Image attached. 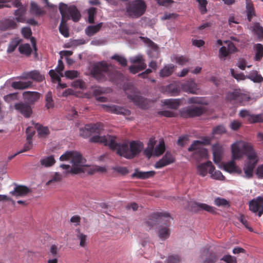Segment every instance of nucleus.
<instances>
[{
  "label": "nucleus",
  "mask_w": 263,
  "mask_h": 263,
  "mask_svg": "<svg viewBox=\"0 0 263 263\" xmlns=\"http://www.w3.org/2000/svg\"><path fill=\"white\" fill-rule=\"evenodd\" d=\"M90 141L93 143L103 144L108 146L112 150L117 149V153L127 159H132L138 155L143 147L142 142L133 141L130 143V147L127 143L120 144L116 141V137L107 135L100 136H94L90 138Z\"/></svg>",
  "instance_id": "nucleus-1"
},
{
  "label": "nucleus",
  "mask_w": 263,
  "mask_h": 263,
  "mask_svg": "<svg viewBox=\"0 0 263 263\" xmlns=\"http://www.w3.org/2000/svg\"><path fill=\"white\" fill-rule=\"evenodd\" d=\"M232 160L224 165V169L230 173L241 174V170L238 167L235 160L242 158L246 155L248 159L254 160L256 158V154L252 144L244 141H238L231 145Z\"/></svg>",
  "instance_id": "nucleus-2"
},
{
  "label": "nucleus",
  "mask_w": 263,
  "mask_h": 263,
  "mask_svg": "<svg viewBox=\"0 0 263 263\" xmlns=\"http://www.w3.org/2000/svg\"><path fill=\"white\" fill-rule=\"evenodd\" d=\"M92 76L100 82L109 80L118 83L123 76L122 73L114 69L111 65L101 62L95 65L91 70Z\"/></svg>",
  "instance_id": "nucleus-3"
},
{
  "label": "nucleus",
  "mask_w": 263,
  "mask_h": 263,
  "mask_svg": "<svg viewBox=\"0 0 263 263\" xmlns=\"http://www.w3.org/2000/svg\"><path fill=\"white\" fill-rule=\"evenodd\" d=\"M61 161L71 160L72 169L71 172L73 174H78L84 172L85 159L82 155L77 151H66L60 157Z\"/></svg>",
  "instance_id": "nucleus-4"
},
{
  "label": "nucleus",
  "mask_w": 263,
  "mask_h": 263,
  "mask_svg": "<svg viewBox=\"0 0 263 263\" xmlns=\"http://www.w3.org/2000/svg\"><path fill=\"white\" fill-rule=\"evenodd\" d=\"M210 142L211 139L208 137H204L202 141L195 140L188 148V151L193 152V157L197 161H200L202 159L206 158L208 155L206 149L202 146L210 144Z\"/></svg>",
  "instance_id": "nucleus-5"
},
{
  "label": "nucleus",
  "mask_w": 263,
  "mask_h": 263,
  "mask_svg": "<svg viewBox=\"0 0 263 263\" xmlns=\"http://www.w3.org/2000/svg\"><path fill=\"white\" fill-rule=\"evenodd\" d=\"M146 5L143 0H135L129 2L126 7L128 15L133 18H138L145 12Z\"/></svg>",
  "instance_id": "nucleus-6"
},
{
  "label": "nucleus",
  "mask_w": 263,
  "mask_h": 263,
  "mask_svg": "<svg viewBox=\"0 0 263 263\" xmlns=\"http://www.w3.org/2000/svg\"><path fill=\"white\" fill-rule=\"evenodd\" d=\"M171 217L170 214L164 212H155L151 214L145 222V225L149 228L162 223L164 225H168Z\"/></svg>",
  "instance_id": "nucleus-7"
},
{
  "label": "nucleus",
  "mask_w": 263,
  "mask_h": 263,
  "mask_svg": "<svg viewBox=\"0 0 263 263\" xmlns=\"http://www.w3.org/2000/svg\"><path fill=\"white\" fill-rule=\"evenodd\" d=\"M59 10L62 16L68 20L71 18L73 22H77L81 17L80 11L74 5L68 6L61 3L59 6Z\"/></svg>",
  "instance_id": "nucleus-8"
},
{
  "label": "nucleus",
  "mask_w": 263,
  "mask_h": 263,
  "mask_svg": "<svg viewBox=\"0 0 263 263\" xmlns=\"http://www.w3.org/2000/svg\"><path fill=\"white\" fill-rule=\"evenodd\" d=\"M226 99L233 104H239L244 106L251 100V97L249 95L242 93L240 89H235L227 93Z\"/></svg>",
  "instance_id": "nucleus-9"
},
{
  "label": "nucleus",
  "mask_w": 263,
  "mask_h": 263,
  "mask_svg": "<svg viewBox=\"0 0 263 263\" xmlns=\"http://www.w3.org/2000/svg\"><path fill=\"white\" fill-rule=\"evenodd\" d=\"M204 111L202 106L186 107L180 110L181 117L184 118H193L201 116Z\"/></svg>",
  "instance_id": "nucleus-10"
},
{
  "label": "nucleus",
  "mask_w": 263,
  "mask_h": 263,
  "mask_svg": "<svg viewBox=\"0 0 263 263\" xmlns=\"http://www.w3.org/2000/svg\"><path fill=\"white\" fill-rule=\"evenodd\" d=\"M102 107L106 111L112 114L123 116H129L131 114L129 109L119 105L103 104Z\"/></svg>",
  "instance_id": "nucleus-11"
},
{
  "label": "nucleus",
  "mask_w": 263,
  "mask_h": 263,
  "mask_svg": "<svg viewBox=\"0 0 263 263\" xmlns=\"http://www.w3.org/2000/svg\"><path fill=\"white\" fill-rule=\"evenodd\" d=\"M14 109L25 118H29L32 114V108L29 104L20 102L14 105Z\"/></svg>",
  "instance_id": "nucleus-12"
},
{
  "label": "nucleus",
  "mask_w": 263,
  "mask_h": 263,
  "mask_svg": "<svg viewBox=\"0 0 263 263\" xmlns=\"http://www.w3.org/2000/svg\"><path fill=\"white\" fill-rule=\"evenodd\" d=\"M249 208L254 213L258 212V216H261L263 214V197L259 196L252 200L249 202Z\"/></svg>",
  "instance_id": "nucleus-13"
},
{
  "label": "nucleus",
  "mask_w": 263,
  "mask_h": 263,
  "mask_svg": "<svg viewBox=\"0 0 263 263\" xmlns=\"http://www.w3.org/2000/svg\"><path fill=\"white\" fill-rule=\"evenodd\" d=\"M209 168V173L210 174H212L215 170V167L212 164L210 161H208L205 163H201L197 166V173L202 177L205 176L208 174V169Z\"/></svg>",
  "instance_id": "nucleus-14"
},
{
  "label": "nucleus",
  "mask_w": 263,
  "mask_h": 263,
  "mask_svg": "<svg viewBox=\"0 0 263 263\" xmlns=\"http://www.w3.org/2000/svg\"><path fill=\"white\" fill-rule=\"evenodd\" d=\"M175 161V159L171 153L167 152L164 156L157 161L155 164V167L156 168H160L171 163Z\"/></svg>",
  "instance_id": "nucleus-15"
},
{
  "label": "nucleus",
  "mask_w": 263,
  "mask_h": 263,
  "mask_svg": "<svg viewBox=\"0 0 263 263\" xmlns=\"http://www.w3.org/2000/svg\"><path fill=\"white\" fill-rule=\"evenodd\" d=\"M25 102L32 105L38 101L40 98V93L35 91H25L23 93Z\"/></svg>",
  "instance_id": "nucleus-16"
},
{
  "label": "nucleus",
  "mask_w": 263,
  "mask_h": 263,
  "mask_svg": "<svg viewBox=\"0 0 263 263\" xmlns=\"http://www.w3.org/2000/svg\"><path fill=\"white\" fill-rule=\"evenodd\" d=\"M180 87L183 91L193 94H196L198 90L197 84L193 80L180 83Z\"/></svg>",
  "instance_id": "nucleus-17"
},
{
  "label": "nucleus",
  "mask_w": 263,
  "mask_h": 263,
  "mask_svg": "<svg viewBox=\"0 0 263 263\" xmlns=\"http://www.w3.org/2000/svg\"><path fill=\"white\" fill-rule=\"evenodd\" d=\"M191 208L192 210L195 212H198L200 210H204L212 214L216 213L215 208L214 207L205 203L195 202L192 204Z\"/></svg>",
  "instance_id": "nucleus-18"
},
{
  "label": "nucleus",
  "mask_w": 263,
  "mask_h": 263,
  "mask_svg": "<svg viewBox=\"0 0 263 263\" xmlns=\"http://www.w3.org/2000/svg\"><path fill=\"white\" fill-rule=\"evenodd\" d=\"M30 192L31 190L26 186L15 184L14 190L10 192V194L16 197H22L27 195Z\"/></svg>",
  "instance_id": "nucleus-19"
},
{
  "label": "nucleus",
  "mask_w": 263,
  "mask_h": 263,
  "mask_svg": "<svg viewBox=\"0 0 263 263\" xmlns=\"http://www.w3.org/2000/svg\"><path fill=\"white\" fill-rule=\"evenodd\" d=\"M257 157L254 160L249 159L243 167L245 176L247 178H250L253 177V170L258 162Z\"/></svg>",
  "instance_id": "nucleus-20"
},
{
  "label": "nucleus",
  "mask_w": 263,
  "mask_h": 263,
  "mask_svg": "<svg viewBox=\"0 0 263 263\" xmlns=\"http://www.w3.org/2000/svg\"><path fill=\"white\" fill-rule=\"evenodd\" d=\"M204 256L205 257V258L203 263H215L218 259L216 253L209 252V250L208 249H204L202 251V258H203Z\"/></svg>",
  "instance_id": "nucleus-21"
},
{
  "label": "nucleus",
  "mask_w": 263,
  "mask_h": 263,
  "mask_svg": "<svg viewBox=\"0 0 263 263\" xmlns=\"http://www.w3.org/2000/svg\"><path fill=\"white\" fill-rule=\"evenodd\" d=\"M128 99L131 100L136 105L141 108L146 109L147 107V100L144 98L138 95H128Z\"/></svg>",
  "instance_id": "nucleus-22"
},
{
  "label": "nucleus",
  "mask_w": 263,
  "mask_h": 263,
  "mask_svg": "<svg viewBox=\"0 0 263 263\" xmlns=\"http://www.w3.org/2000/svg\"><path fill=\"white\" fill-rule=\"evenodd\" d=\"M155 174L156 172L154 171L141 172L138 169H136L132 175V177L140 179H146L154 177Z\"/></svg>",
  "instance_id": "nucleus-23"
},
{
  "label": "nucleus",
  "mask_w": 263,
  "mask_h": 263,
  "mask_svg": "<svg viewBox=\"0 0 263 263\" xmlns=\"http://www.w3.org/2000/svg\"><path fill=\"white\" fill-rule=\"evenodd\" d=\"M17 27L16 23L12 19H6L0 23V29L6 31L9 29H14Z\"/></svg>",
  "instance_id": "nucleus-24"
},
{
  "label": "nucleus",
  "mask_w": 263,
  "mask_h": 263,
  "mask_svg": "<svg viewBox=\"0 0 263 263\" xmlns=\"http://www.w3.org/2000/svg\"><path fill=\"white\" fill-rule=\"evenodd\" d=\"M223 150L221 146L215 145L213 148V160L216 164H218L221 160Z\"/></svg>",
  "instance_id": "nucleus-25"
},
{
  "label": "nucleus",
  "mask_w": 263,
  "mask_h": 263,
  "mask_svg": "<svg viewBox=\"0 0 263 263\" xmlns=\"http://www.w3.org/2000/svg\"><path fill=\"white\" fill-rule=\"evenodd\" d=\"M180 84L172 83L167 85L166 87V91L169 93L171 96H178L180 91Z\"/></svg>",
  "instance_id": "nucleus-26"
},
{
  "label": "nucleus",
  "mask_w": 263,
  "mask_h": 263,
  "mask_svg": "<svg viewBox=\"0 0 263 263\" xmlns=\"http://www.w3.org/2000/svg\"><path fill=\"white\" fill-rule=\"evenodd\" d=\"M24 78L25 79L30 78L37 82H42L44 79V77L37 70H33L25 73Z\"/></svg>",
  "instance_id": "nucleus-27"
},
{
  "label": "nucleus",
  "mask_w": 263,
  "mask_h": 263,
  "mask_svg": "<svg viewBox=\"0 0 263 263\" xmlns=\"http://www.w3.org/2000/svg\"><path fill=\"white\" fill-rule=\"evenodd\" d=\"M56 162L53 155L45 157L40 160V164L44 167H49L53 166Z\"/></svg>",
  "instance_id": "nucleus-28"
},
{
  "label": "nucleus",
  "mask_w": 263,
  "mask_h": 263,
  "mask_svg": "<svg viewBox=\"0 0 263 263\" xmlns=\"http://www.w3.org/2000/svg\"><path fill=\"white\" fill-rule=\"evenodd\" d=\"M32 84V82L30 81L27 82L15 81L12 83L11 86L15 89H25L30 87Z\"/></svg>",
  "instance_id": "nucleus-29"
},
{
  "label": "nucleus",
  "mask_w": 263,
  "mask_h": 263,
  "mask_svg": "<svg viewBox=\"0 0 263 263\" xmlns=\"http://www.w3.org/2000/svg\"><path fill=\"white\" fill-rule=\"evenodd\" d=\"M68 20L62 16L61 23L59 26L60 32L66 37H68L69 36L68 27L67 25V21Z\"/></svg>",
  "instance_id": "nucleus-30"
},
{
  "label": "nucleus",
  "mask_w": 263,
  "mask_h": 263,
  "mask_svg": "<svg viewBox=\"0 0 263 263\" xmlns=\"http://www.w3.org/2000/svg\"><path fill=\"white\" fill-rule=\"evenodd\" d=\"M87 128L89 129L90 134H100L103 128V125L101 123H97L96 124H87Z\"/></svg>",
  "instance_id": "nucleus-31"
},
{
  "label": "nucleus",
  "mask_w": 263,
  "mask_h": 263,
  "mask_svg": "<svg viewBox=\"0 0 263 263\" xmlns=\"http://www.w3.org/2000/svg\"><path fill=\"white\" fill-rule=\"evenodd\" d=\"M102 25V23H100L96 25L88 26L85 29L86 34L89 36H92L95 33L99 32Z\"/></svg>",
  "instance_id": "nucleus-32"
},
{
  "label": "nucleus",
  "mask_w": 263,
  "mask_h": 263,
  "mask_svg": "<svg viewBox=\"0 0 263 263\" xmlns=\"http://www.w3.org/2000/svg\"><path fill=\"white\" fill-rule=\"evenodd\" d=\"M30 10L32 13L37 16L44 15L46 13L45 11L40 8L34 2H31L30 3Z\"/></svg>",
  "instance_id": "nucleus-33"
},
{
  "label": "nucleus",
  "mask_w": 263,
  "mask_h": 263,
  "mask_svg": "<svg viewBox=\"0 0 263 263\" xmlns=\"http://www.w3.org/2000/svg\"><path fill=\"white\" fill-rule=\"evenodd\" d=\"M22 40L18 37H15L11 40L8 45L7 52L8 53H12L17 46L22 42Z\"/></svg>",
  "instance_id": "nucleus-34"
},
{
  "label": "nucleus",
  "mask_w": 263,
  "mask_h": 263,
  "mask_svg": "<svg viewBox=\"0 0 263 263\" xmlns=\"http://www.w3.org/2000/svg\"><path fill=\"white\" fill-rule=\"evenodd\" d=\"M254 49L255 51L254 60L256 61H259L263 57V46L261 44L258 43L254 46Z\"/></svg>",
  "instance_id": "nucleus-35"
},
{
  "label": "nucleus",
  "mask_w": 263,
  "mask_h": 263,
  "mask_svg": "<svg viewBox=\"0 0 263 263\" xmlns=\"http://www.w3.org/2000/svg\"><path fill=\"white\" fill-rule=\"evenodd\" d=\"M170 224L167 225H165L164 227H161L159 231V236L162 240H165L168 238L170 236V233L168 229V226Z\"/></svg>",
  "instance_id": "nucleus-36"
},
{
  "label": "nucleus",
  "mask_w": 263,
  "mask_h": 263,
  "mask_svg": "<svg viewBox=\"0 0 263 263\" xmlns=\"http://www.w3.org/2000/svg\"><path fill=\"white\" fill-rule=\"evenodd\" d=\"M18 51L21 54H25L28 57L31 54L32 50L30 45L26 43L20 45L18 47Z\"/></svg>",
  "instance_id": "nucleus-37"
},
{
  "label": "nucleus",
  "mask_w": 263,
  "mask_h": 263,
  "mask_svg": "<svg viewBox=\"0 0 263 263\" xmlns=\"http://www.w3.org/2000/svg\"><path fill=\"white\" fill-rule=\"evenodd\" d=\"M180 99H166L164 101L165 105H167L168 107L173 109H177L180 105Z\"/></svg>",
  "instance_id": "nucleus-38"
},
{
  "label": "nucleus",
  "mask_w": 263,
  "mask_h": 263,
  "mask_svg": "<svg viewBox=\"0 0 263 263\" xmlns=\"http://www.w3.org/2000/svg\"><path fill=\"white\" fill-rule=\"evenodd\" d=\"M174 66L168 65L164 67L160 71V76L161 77H167L172 74L174 71Z\"/></svg>",
  "instance_id": "nucleus-39"
},
{
  "label": "nucleus",
  "mask_w": 263,
  "mask_h": 263,
  "mask_svg": "<svg viewBox=\"0 0 263 263\" xmlns=\"http://www.w3.org/2000/svg\"><path fill=\"white\" fill-rule=\"evenodd\" d=\"M165 150V143L163 140L160 141L159 144L156 146L154 149V155L159 156L161 155Z\"/></svg>",
  "instance_id": "nucleus-40"
},
{
  "label": "nucleus",
  "mask_w": 263,
  "mask_h": 263,
  "mask_svg": "<svg viewBox=\"0 0 263 263\" xmlns=\"http://www.w3.org/2000/svg\"><path fill=\"white\" fill-rule=\"evenodd\" d=\"M46 104L45 107L47 109L52 108L54 106V103L52 99V93L48 91L45 96Z\"/></svg>",
  "instance_id": "nucleus-41"
},
{
  "label": "nucleus",
  "mask_w": 263,
  "mask_h": 263,
  "mask_svg": "<svg viewBox=\"0 0 263 263\" xmlns=\"http://www.w3.org/2000/svg\"><path fill=\"white\" fill-rule=\"evenodd\" d=\"M146 68V64L143 62L138 65H132L129 67V70L132 73L135 74L139 71L145 69Z\"/></svg>",
  "instance_id": "nucleus-42"
},
{
  "label": "nucleus",
  "mask_w": 263,
  "mask_h": 263,
  "mask_svg": "<svg viewBox=\"0 0 263 263\" xmlns=\"http://www.w3.org/2000/svg\"><path fill=\"white\" fill-rule=\"evenodd\" d=\"M248 78L255 83H261L263 81L262 76L258 74L257 72L256 71L250 73Z\"/></svg>",
  "instance_id": "nucleus-43"
},
{
  "label": "nucleus",
  "mask_w": 263,
  "mask_h": 263,
  "mask_svg": "<svg viewBox=\"0 0 263 263\" xmlns=\"http://www.w3.org/2000/svg\"><path fill=\"white\" fill-rule=\"evenodd\" d=\"M36 128L38 134L41 137H45L49 134V130L47 127L43 126L41 124H37Z\"/></svg>",
  "instance_id": "nucleus-44"
},
{
  "label": "nucleus",
  "mask_w": 263,
  "mask_h": 263,
  "mask_svg": "<svg viewBox=\"0 0 263 263\" xmlns=\"http://www.w3.org/2000/svg\"><path fill=\"white\" fill-rule=\"evenodd\" d=\"M111 59L117 61L122 66H126L127 64V60L123 56L115 54L111 57Z\"/></svg>",
  "instance_id": "nucleus-45"
},
{
  "label": "nucleus",
  "mask_w": 263,
  "mask_h": 263,
  "mask_svg": "<svg viewBox=\"0 0 263 263\" xmlns=\"http://www.w3.org/2000/svg\"><path fill=\"white\" fill-rule=\"evenodd\" d=\"M214 204L218 206H229V202L224 198L217 197L214 200Z\"/></svg>",
  "instance_id": "nucleus-46"
},
{
  "label": "nucleus",
  "mask_w": 263,
  "mask_h": 263,
  "mask_svg": "<svg viewBox=\"0 0 263 263\" xmlns=\"http://www.w3.org/2000/svg\"><path fill=\"white\" fill-rule=\"evenodd\" d=\"M18 99L17 92L10 93L4 97V101L8 103L12 101L17 100Z\"/></svg>",
  "instance_id": "nucleus-47"
},
{
  "label": "nucleus",
  "mask_w": 263,
  "mask_h": 263,
  "mask_svg": "<svg viewBox=\"0 0 263 263\" xmlns=\"http://www.w3.org/2000/svg\"><path fill=\"white\" fill-rule=\"evenodd\" d=\"M247 18L249 22H251L253 16L255 15V12L252 5H247Z\"/></svg>",
  "instance_id": "nucleus-48"
},
{
  "label": "nucleus",
  "mask_w": 263,
  "mask_h": 263,
  "mask_svg": "<svg viewBox=\"0 0 263 263\" xmlns=\"http://www.w3.org/2000/svg\"><path fill=\"white\" fill-rule=\"evenodd\" d=\"M249 121L251 123L263 122V114L252 115L250 117Z\"/></svg>",
  "instance_id": "nucleus-49"
},
{
  "label": "nucleus",
  "mask_w": 263,
  "mask_h": 263,
  "mask_svg": "<svg viewBox=\"0 0 263 263\" xmlns=\"http://www.w3.org/2000/svg\"><path fill=\"white\" fill-rule=\"evenodd\" d=\"M227 132L225 127L222 125H219L215 127L212 132V134L215 135H221L226 133Z\"/></svg>",
  "instance_id": "nucleus-50"
},
{
  "label": "nucleus",
  "mask_w": 263,
  "mask_h": 263,
  "mask_svg": "<svg viewBox=\"0 0 263 263\" xmlns=\"http://www.w3.org/2000/svg\"><path fill=\"white\" fill-rule=\"evenodd\" d=\"M21 33L24 37L26 39H30L32 37L31 36L32 34V31L29 27H23L21 30Z\"/></svg>",
  "instance_id": "nucleus-51"
},
{
  "label": "nucleus",
  "mask_w": 263,
  "mask_h": 263,
  "mask_svg": "<svg viewBox=\"0 0 263 263\" xmlns=\"http://www.w3.org/2000/svg\"><path fill=\"white\" fill-rule=\"evenodd\" d=\"M62 179V175L60 174L59 173H55L52 177V178L50 180H49L48 182L46 183V185H50L53 183L54 182H60Z\"/></svg>",
  "instance_id": "nucleus-52"
},
{
  "label": "nucleus",
  "mask_w": 263,
  "mask_h": 263,
  "mask_svg": "<svg viewBox=\"0 0 263 263\" xmlns=\"http://www.w3.org/2000/svg\"><path fill=\"white\" fill-rule=\"evenodd\" d=\"M79 233L77 234V237L80 240V246L82 247H85L86 245V235L81 233L80 230H78Z\"/></svg>",
  "instance_id": "nucleus-53"
},
{
  "label": "nucleus",
  "mask_w": 263,
  "mask_h": 263,
  "mask_svg": "<svg viewBox=\"0 0 263 263\" xmlns=\"http://www.w3.org/2000/svg\"><path fill=\"white\" fill-rule=\"evenodd\" d=\"M180 257L178 255H172L168 257L166 259V263H180Z\"/></svg>",
  "instance_id": "nucleus-54"
},
{
  "label": "nucleus",
  "mask_w": 263,
  "mask_h": 263,
  "mask_svg": "<svg viewBox=\"0 0 263 263\" xmlns=\"http://www.w3.org/2000/svg\"><path fill=\"white\" fill-rule=\"evenodd\" d=\"M96 13V8L94 7H91L89 8L88 10V22L90 24H92L94 23V16L95 14Z\"/></svg>",
  "instance_id": "nucleus-55"
},
{
  "label": "nucleus",
  "mask_w": 263,
  "mask_h": 263,
  "mask_svg": "<svg viewBox=\"0 0 263 263\" xmlns=\"http://www.w3.org/2000/svg\"><path fill=\"white\" fill-rule=\"evenodd\" d=\"M221 260L224 261L226 263H237L236 258L230 255H224L221 258Z\"/></svg>",
  "instance_id": "nucleus-56"
},
{
  "label": "nucleus",
  "mask_w": 263,
  "mask_h": 263,
  "mask_svg": "<svg viewBox=\"0 0 263 263\" xmlns=\"http://www.w3.org/2000/svg\"><path fill=\"white\" fill-rule=\"evenodd\" d=\"M229 51H228L227 48L225 46L221 47L219 50V57L220 59L225 58L229 55Z\"/></svg>",
  "instance_id": "nucleus-57"
},
{
  "label": "nucleus",
  "mask_w": 263,
  "mask_h": 263,
  "mask_svg": "<svg viewBox=\"0 0 263 263\" xmlns=\"http://www.w3.org/2000/svg\"><path fill=\"white\" fill-rule=\"evenodd\" d=\"M199 4V9L202 14H205L207 10L206 8L207 1L206 0H197Z\"/></svg>",
  "instance_id": "nucleus-58"
},
{
  "label": "nucleus",
  "mask_w": 263,
  "mask_h": 263,
  "mask_svg": "<svg viewBox=\"0 0 263 263\" xmlns=\"http://www.w3.org/2000/svg\"><path fill=\"white\" fill-rule=\"evenodd\" d=\"M62 57L61 56V59L60 60H59V61H58V65L56 68V71L58 73L60 74V75L61 77H63V75L62 71H63L64 68V65L62 60Z\"/></svg>",
  "instance_id": "nucleus-59"
},
{
  "label": "nucleus",
  "mask_w": 263,
  "mask_h": 263,
  "mask_svg": "<svg viewBox=\"0 0 263 263\" xmlns=\"http://www.w3.org/2000/svg\"><path fill=\"white\" fill-rule=\"evenodd\" d=\"M158 114L166 117H174L177 116V113L169 110H163L158 112Z\"/></svg>",
  "instance_id": "nucleus-60"
},
{
  "label": "nucleus",
  "mask_w": 263,
  "mask_h": 263,
  "mask_svg": "<svg viewBox=\"0 0 263 263\" xmlns=\"http://www.w3.org/2000/svg\"><path fill=\"white\" fill-rule=\"evenodd\" d=\"M66 77L70 79L78 77V72L76 70H67L65 72Z\"/></svg>",
  "instance_id": "nucleus-61"
},
{
  "label": "nucleus",
  "mask_w": 263,
  "mask_h": 263,
  "mask_svg": "<svg viewBox=\"0 0 263 263\" xmlns=\"http://www.w3.org/2000/svg\"><path fill=\"white\" fill-rule=\"evenodd\" d=\"M80 135L84 138H87L91 135L89 129L87 128V124L85 125L84 128L80 129Z\"/></svg>",
  "instance_id": "nucleus-62"
},
{
  "label": "nucleus",
  "mask_w": 263,
  "mask_h": 263,
  "mask_svg": "<svg viewBox=\"0 0 263 263\" xmlns=\"http://www.w3.org/2000/svg\"><path fill=\"white\" fill-rule=\"evenodd\" d=\"M26 140L27 142L25 144L23 149L20 151L19 153H22L23 152H27L32 148L33 144L31 140L28 139H26Z\"/></svg>",
  "instance_id": "nucleus-63"
},
{
  "label": "nucleus",
  "mask_w": 263,
  "mask_h": 263,
  "mask_svg": "<svg viewBox=\"0 0 263 263\" xmlns=\"http://www.w3.org/2000/svg\"><path fill=\"white\" fill-rule=\"evenodd\" d=\"M254 30L259 37L263 38V27L257 24L255 25Z\"/></svg>",
  "instance_id": "nucleus-64"
}]
</instances>
